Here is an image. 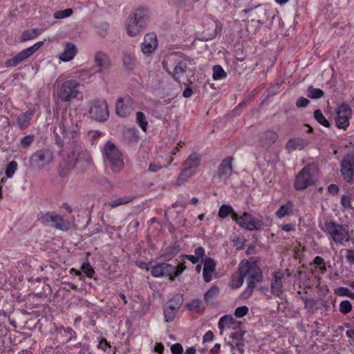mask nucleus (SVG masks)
<instances>
[{
    "label": "nucleus",
    "mask_w": 354,
    "mask_h": 354,
    "mask_svg": "<svg viewBox=\"0 0 354 354\" xmlns=\"http://www.w3.org/2000/svg\"><path fill=\"white\" fill-rule=\"evenodd\" d=\"M68 153L66 162L71 168L83 171L91 166L93 160L89 152L83 147L81 140H73L67 145Z\"/></svg>",
    "instance_id": "obj_1"
},
{
    "label": "nucleus",
    "mask_w": 354,
    "mask_h": 354,
    "mask_svg": "<svg viewBox=\"0 0 354 354\" xmlns=\"http://www.w3.org/2000/svg\"><path fill=\"white\" fill-rule=\"evenodd\" d=\"M78 122L77 118L73 117L71 113L62 117L57 127L54 128V133L56 136V142L58 146L63 147L64 142L58 135L57 131H59L64 138L68 139L66 145L71 143L73 140H80Z\"/></svg>",
    "instance_id": "obj_2"
},
{
    "label": "nucleus",
    "mask_w": 354,
    "mask_h": 354,
    "mask_svg": "<svg viewBox=\"0 0 354 354\" xmlns=\"http://www.w3.org/2000/svg\"><path fill=\"white\" fill-rule=\"evenodd\" d=\"M239 270L240 273H243L245 277L248 276V286L245 292L250 295L257 283L262 281L263 272L260 268L254 261L253 258L249 260H243L239 265Z\"/></svg>",
    "instance_id": "obj_3"
},
{
    "label": "nucleus",
    "mask_w": 354,
    "mask_h": 354,
    "mask_svg": "<svg viewBox=\"0 0 354 354\" xmlns=\"http://www.w3.org/2000/svg\"><path fill=\"white\" fill-rule=\"evenodd\" d=\"M103 156L106 164L111 168L113 173H120L124 169V163L123 154L113 142L108 141L104 145Z\"/></svg>",
    "instance_id": "obj_4"
},
{
    "label": "nucleus",
    "mask_w": 354,
    "mask_h": 354,
    "mask_svg": "<svg viewBox=\"0 0 354 354\" xmlns=\"http://www.w3.org/2000/svg\"><path fill=\"white\" fill-rule=\"evenodd\" d=\"M320 227L337 244L344 245L350 241L348 227L346 225L338 224L334 221H326Z\"/></svg>",
    "instance_id": "obj_5"
},
{
    "label": "nucleus",
    "mask_w": 354,
    "mask_h": 354,
    "mask_svg": "<svg viewBox=\"0 0 354 354\" xmlns=\"http://www.w3.org/2000/svg\"><path fill=\"white\" fill-rule=\"evenodd\" d=\"M148 17L149 12L147 8H140L135 10L126 23L127 34L131 37L138 35L146 26Z\"/></svg>",
    "instance_id": "obj_6"
},
{
    "label": "nucleus",
    "mask_w": 354,
    "mask_h": 354,
    "mask_svg": "<svg viewBox=\"0 0 354 354\" xmlns=\"http://www.w3.org/2000/svg\"><path fill=\"white\" fill-rule=\"evenodd\" d=\"M201 162V154L196 152L191 153L183 163L177 182L181 184L194 176L198 172Z\"/></svg>",
    "instance_id": "obj_7"
},
{
    "label": "nucleus",
    "mask_w": 354,
    "mask_h": 354,
    "mask_svg": "<svg viewBox=\"0 0 354 354\" xmlns=\"http://www.w3.org/2000/svg\"><path fill=\"white\" fill-rule=\"evenodd\" d=\"M315 181V166L308 164L296 176L294 187L296 190H304L314 185Z\"/></svg>",
    "instance_id": "obj_8"
},
{
    "label": "nucleus",
    "mask_w": 354,
    "mask_h": 354,
    "mask_svg": "<svg viewBox=\"0 0 354 354\" xmlns=\"http://www.w3.org/2000/svg\"><path fill=\"white\" fill-rule=\"evenodd\" d=\"M232 220L235 221L241 227L249 231H259L268 226L261 218L258 219L247 212H244L240 216L237 214H232Z\"/></svg>",
    "instance_id": "obj_9"
},
{
    "label": "nucleus",
    "mask_w": 354,
    "mask_h": 354,
    "mask_svg": "<svg viewBox=\"0 0 354 354\" xmlns=\"http://www.w3.org/2000/svg\"><path fill=\"white\" fill-rule=\"evenodd\" d=\"M80 84L75 80L63 82L57 90V97L62 102H71L77 98Z\"/></svg>",
    "instance_id": "obj_10"
},
{
    "label": "nucleus",
    "mask_w": 354,
    "mask_h": 354,
    "mask_svg": "<svg viewBox=\"0 0 354 354\" xmlns=\"http://www.w3.org/2000/svg\"><path fill=\"white\" fill-rule=\"evenodd\" d=\"M54 158V151L52 147H44L37 150L31 155L30 165L35 169H41L53 162Z\"/></svg>",
    "instance_id": "obj_11"
},
{
    "label": "nucleus",
    "mask_w": 354,
    "mask_h": 354,
    "mask_svg": "<svg viewBox=\"0 0 354 354\" xmlns=\"http://www.w3.org/2000/svg\"><path fill=\"white\" fill-rule=\"evenodd\" d=\"M38 221L44 225L50 226L62 231L68 230L67 222L62 216L54 212L42 213L38 218Z\"/></svg>",
    "instance_id": "obj_12"
},
{
    "label": "nucleus",
    "mask_w": 354,
    "mask_h": 354,
    "mask_svg": "<svg viewBox=\"0 0 354 354\" xmlns=\"http://www.w3.org/2000/svg\"><path fill=\"white\" fill-rule=\"evenodd\" d=\"M44 42L42 41H37L32 46L24 49L12 58L6 60L5 64L7 67H15L21 62L26 61L28 57L33 55L37 50H39Z\"/></svg>",
    "instance_id": "obj_13"
},
{
    "label": "nucleus",
    "mask_w": 354,
    "mask_h": 354,
    "mask_svg": "<svg viewBox=\"0 0 354 354\" xmlns=\"http://www.w3.org/2000/svg\"><path fill=\"white\" fill-rule=\"evenodd\" d=\"M89 113L91 117L97 121H106L109 116L107 102L104 100L93 101L91 103Z\"/></svg>",
    "instance_id": "obj_14"
},
{
    "label": "nucleus",
    "mask_w": 354,
    "mask_h": 354,
    "mask_svg": "<svg viewBox=\"0 0 354 354\" xmlns=\"http://www.w3.org/2000/svg\"><path fill=\"white\" fill-rule=\"evenodd\" d=\"M352 117V109L346 103H342L338 108L335 117L336 127L339 129H346L350 124Z\"/></svg>",
    "instance_id": "obj_15"
},
{
    "label": "nucleus",
    "mask_w": 354,
    "mask_h": 354,
    "mask_svg": "<svg viewBox=\"0 0 354 354\" xmlns=\"http://www.w3.org/2000/svg\"><path fill=\"white\" fill-rule=\"evenodd\" d=\"M340 172L345 181L351 183L354 176V154L344 156L341 162Z\"/></svg>",
    "instance_id": "obj_16"
},
{
    "label": "nucleus",
    "mask_w": 354,
    "mask_h": 354,
    "mask_svg": "<svg viewBox=\"0 0 354 354\" xmlns=\"http://www.w3.org/2000/svg\"><path fill=\"white\" fill-rule=\"evenodd\" d=\"M243 326H244L241 321L235 319L231 315L222 316L218 322V327L220 330L221 334H223L225 330L236 331Z\"/></svg>",
    "instance_id": "obj_17"
},
{
    "label": "nucleus",
    "mask_w": 354,
    "mask_h": 354,
    "mask_svg": "<svg viewBox=\"0 0 354 354\" xmlns=\"http://www.w3.org/2000/svg\"><path fill=\"white\" fill-rule=\"evenodd\" d=\"M175 272V266L166 263H158L153 266L151 270V274L156 278L169 277L171 281L174 280V273Z\"/></svg>",
    "instance_id": "obj_18"
},
{
    "label": "nucleus",
    "mask_w": 354,
    "mask_h": 354,
    "mask_svg": "<svg viewBox=\"0 0 354 354\" xmlns=\"http://www.w3.org/2000/svg\"><path fill=\"white\" fill-rule=\"evenodd\" d=\"M133 102L129 97L119 98L115 104L116 113L121 117H127L133 109Z\"/></svg>",
    "instance_id": "obj_19"
},
{
    "label": "nucleus",
    "mask_w": 354,
    "mask_h": 354,
    "mask_svg": "<svg viewBox=\"0 0 354 354\" xmlns=\"http://www.w3.org/2000/svg\"><path fill=\"white\" fill-rule=\"evenodd\" d=\"M95 66L97 68V73H104L111 66V59L107 53L102 51H97L94 55Z\"/></svg>",
    "instance_id": "obj_20"
},
{
    "label": "nucleus",
    "mask_w": 354,
    "mask_h": 354,
    "mask_svg": "<svg viewBox=\"0 0 354 354\" xmlns=\"http://www.w3.org/2000/svg\"><path fill=\"white\" fill-rule=\"evenodd\" d=\"M158 45L156 35L154 33H148L145 36L144 41L141 45L142 52L145 55L152 53Z\"/></svg>",
    "instance_id": "obj_21"
},
{
    "label": "nucleus",
    "mask_w": 354,
    "mask_h": 354,
    "mask_svg": "<svg viewBox=\"0 0 354 354\" xmlns=\"http://www.w3.org/2000/svg\"><path fill=\"white\" fill-rule=\"evenodd\" d=\"M232 157H227L222 160L218 168V176L221 180L230 177L232 171Z\"/></svg>",
    "instance_id": "obj_22"
},
{
    "label": "nucleus",
    "mask_w": 354,
    "mask_h": 354,
    "mask_svg": "<svg viewBox=\"0 0 354 354\" xmlns=\"http://www.w3.org/2000/svg\"><path fill=\"white\" fill-rule=\"evenodd\" d=\"M309 144V142L308 140L300 138V137H296L290 139L286 145V149L288 151V153H292L294 151L296 150H302L306 147H307Z\"/></svg>",
    "instance_id": "obj_23"
},
{
    "label": "nucleus",
    "mask_w": 354,
    "mask_h": 354,
    "mask_svg": "<svg viewBox=\"0 0 354 354\" xmlns=\"http://www.w3.org/2000/svg\"><path fill=\"white\" fill-rule=\"evenodd\" d=\"M278 138V134L271 130L261 132L259 134V142L262 147H270L273 145Z\"/></svg>",
    "instance_id": "obj_24"
},
{
    "label": "nucleus",
    "mask_w": 354,
    "mask_h": 354,
    "mask_svg": "<svg viewBox=\"0 0 354 354\" xmlns=\"http://www.w3.org/2000/svg\"><path fill=\"white\" fill-rule=\"evenodd\" d=\"M55 331L62 337V343L66 344L77 338L75 331L70 327L56 326Z\"/></svg>",
    "instance_id": "obj_25"
},
{
    "label": "nucleus",
    "mask_w": 354,
    "mask_h": 354,
    "mask_svg": "<svg viewBox=\"0 0 354 354\" xmlns=\"http://www.w3.org/2000/svg\"><path fill=\"white\" fill-rule=\"evenodd\" d=\"M283 278V274L282 272H274V278L271 282V292L274 296L279 297L283 292L281 281Z\"/></svg>",
    "instance_id": "obj_26"
},
{
    "label": "nucleus",
    "mask_w": 354,
    "mask_h": 354,
    "mask_svg": "<svg viewBox=\"0 0 354 354\" xmlns=\"http://www.w3.org/2000/svg\"><path fill=\"white\" fill-rule=\"evenodd\" d=\"M77 53V49L75 45L66 42L64 44V51L59 55V58L63 62H69L74 58Z\"/></svg>",
    "instance_id": "obj_27"
},
{
    "label": "nucleus",
    "mask_w": 354,
    "mask_h": 354,
    "mask_svg": "<svg viewBox=\"0 0 354 354\" xmlns=\"http://www.w3.org/2000/svg\"><path fill=\"white\" fill-rule=\"evenodd\" d=\"M220 290L218 286H212L204 295V301L207 304H213L218 298Z\"/></svg>",
    "instance_id": "obj_28"
},
{
    "label": "nucleus",
    "mask_w": 354,
    "mask_h": 354,
    "mask_svg": "<svg viewBox=\"0 0 354 354\" xmlns=\"http://www.w3.org/2000/svg\"><path fill=\"white\" fill-rule=\"evenodd\" d=\"M43 30L41 28H33L25 30L21 33L19 37V41L20 42H25L26 41L33 39L41 34Z\"/></svg>",
    "instance_id": "obj_29"
},
{
    "label": "nucleus",
    "mask_w": 354,
    "mask_h": 354,
    "mask_svg": "<svg viewBox=\"0 0 354 354\" xmlns=\"http://www.w3.org/2000/svg\"><path fill=\"white\" fill-rule=\"evenodd\" d=\"M293 207V203L292 201H288L286 204L281 205L276 212L275 214L277 217L282 218L286 216L292 214Z\"/></svg>",
    "instance_id": "obj_30"
},
{
    "label": "nucleus",
    "mask_w": 354,
    "mask_h": 354,
    "mask_svg": "<svg viewBox=\"0 0 354 354\" xmlns=\"http://www.w3.org/2000/svg\"><path fill=\"white\" fill-rule=\"evenodd\" d=\"M134 199L133 196H124L108 202L107 205L111 208H115L120 205H126Z\"/></svg>",
    "instance_id": "obj_31"
},
{
    "label": "nucleus",
    "mask_w": 354,
    "mask_h": 354,
    "mask_svg": "<svg viewBox=\"0 0 354 354\" xmlns=\"http://www.w3.org/2000/svg\"><path fill=\"white\" fill-rule=\"evenodd\" d=\"M245 275L243 273H240L239 270L238 272L234 273L232 275L230 286L233 289H237L240 288L244 282Z\"/></svg>",
    "instance_id": "obj_32"
},
{
    "label": "nucleus",
    "mask_w": 354,
    "mask_h": 354,
    "mask_svg": "<svg viewBox=\"0 0 354 354\" xmlns=\"http://www.w3.org/2000/svg\"><path fill=\"white\" fill-rule=\"evenodd\" d=\"M187 68V64L184 62H180L174 67L173 77L176 81H179L180 78L185 73Z\"/></svg>",
    "instance_id": "obj_33"
},
{
    "label": "nucleus",
    "mask_w": 354,
    "mask_h": 354,
    "mask_svg": "<svg viewBox=\"0 0 354 354\" xmlns=\"http://www.w3.org/2000/svg\"><path fill=\"white\" fill-rule=\"evenodd\" d=\"M163 311L165 321L166 322H172L175 319L176 314L178 313V310H176L175 308L166 304L164 305Z\"/></svg>",
    "instance_id": "obj_34"
},
{
    "label": "nucleus",
    "mask_w": 354,
    "mask_h": 354,
    "mask_svg": "<svg viewBox=\"0 0 354 354\" xmlns=\"http://www.w3.org/2000/svg\"><path fill=\"white\" fill-rule=\"evenodd\" d=\"M30 122V117L26 113L19 114L17 118V124L21 129L27 128Z\"/></svg>",
    "instance_id": "obj_35"
},
{
    "label": "nucleus",
    "mask_w": 354,
    "mask_h": 354,
    "mask_svg": "<svg viewBox=\"0 0 354 354\" xmlns=\"http://www.w3.org/2000/svg\"><path fill=\"white\" fill-rule=\"evenodd\" d=\"M246 333L247 330H245V327L243 326L236 331H232L229 335V337L232 340L233 342L241 341L244 339V335L246 334Z\"/></svg>",
    "instance_id": "obj_36"
},
{
    "label": "nucleus",
    "mask_w": 354,
    "mask_h": 354,
    "mask_svg": "<svg viewBox=\"0 0 354 354\" xmlns=\"http://www.w3.org/2000/svg\"><path fill=\"white\" fill-rule=\"evenodd\" d=\"M183 296L176 295L171 299H169L165 304L175 308L176 310L179 311L181 306L183 305Z\"/></svg>",
    "instance_id": "obj_37"
},
{
    "label": "nucleus",
    "mask_w": 354,
    "mask_h": 354,
    "mask_svg": "<svg viewBox=\"0 0 354 354\" xmlns=\"http://www.w3.org/2000/svg\"><path fill=\"white\" fill-rule=\"evenodd\" d=\"M234 214L236 213L234 211L232 207L229 205H222L218 210V216L222 218L227 217L230 214L232 218V214Z\"/></svg>",
    "instance_id": "obj_38"
},
{
    "label": "nucleus",
    "mask_w": 354,
    "mask_h": 354,
    "mask_svg": "<svg viewBox=\"0 0 354 354\" xmlns=\"http://www.w3.org/2000/svg\"><path fill=\"white\" fill-rule=\"evenodd\" d=\"M324 93L322 90L310 86L308 88V97L311 99H319L322 97Z\"/></svg>",
    "instance_id": "obj_39"
},
{
    "label": "nucleus",
    "mask_w": 354,
    "mask_h": 354,
    "mask_svg": "<svg viewBox=\"0 0 354 354\" xmlns=\"http://www.w3.org/2000/svg\"><path fill=\"white\" fill-rule=\"evenodd\" d=\"M227 76V73L223 68L219 65H215L213 67L212 77L214 80H222Z\"/></svg>",
    "instance_id": "obj_40"
},
{
    "label": "nucleus",
    "mask_w": 354,
    "mask_h": 354,
    "mask_svg": "<svg viewBox=\"0 0 354 354\" xmlns=\"http://www.w3.org/2000/svg\"><path fill=\"white\" fill-rule=\"evenodd\" d=\"M136 59L131 54H124L123 56V64L127 70H131L135 66Z\"/></svg>",
    "instance_id": "obj_41"
},
{
    "label": "nucleus",
    "mask_w": 354,
    "mask_h": 354,
    "mask_svg": "<svg viewBox=\"0 0 354 354\" xmlns=\"http://www.w3.org/2000/svg\"><path fill=\"white\" fill-rule=\"evenodd\" d=\"M315 119L322 125L326 127L330 126V122L326 119L322 112L319 110H315L314 112Z\"/></svg>",
    "instance_id": "obj_42"
},
{
    "label": "nucleus",
    "mask_w": 354,
    "mask_h": 354,
    "mask_svg": "<svg viewBox=\"0 0 354 354\" xmlns=\"http://www.w3.org/2000/svg\"><path fill=\"white\" fill-rule=\"evenodd\" d=\"M136 122L144 131H147L148 122L145 115L142 112L138 111L136 113Z\"/></svg>",
    "instance_id": "obj_43"
},
{
    "label": "nucleus",
    "mask_w": 354,
    "mask_h": 354,
    "mask_svg": "<svg viewBox=\"0 0 354 354\" xmlns=\"http://www.w3.org/2000/svg\"><path fill=\"white\" fill-rule=\"evenodd\" d=\"M262 23L258 19H251L248 24V30L250 32L255 33L259 29Z\"/></svg>",
    "instance_id": "obj_44"
},
{
    "label": "nucleus",
    "mask_w": 354,
    "mask_h": 354,
    "mask_svg": "<svg viewBox=\"0 0 354 354\" xmlns=\"http://www.w3.org/2000/svg\"><path fill=\"white\" fill-rule=\"evenodd\" d=\"M17 169V163L12 160L8 163L6 169V175L8 178H11Z\"/></svg>",
    "instance_id": "obj_45"
},
{
    "label": "nucleus",
    "mask_w": 354,
    "mask_h": 354,
    "mask_svg": "<svg viewBox=\"0 0 354 354\" xmlns=\"http://www.w3.org/2000/svg\"><path fill=\"white\" fill-rule=\"evenodd\" d=\"M204 268L203 270H206L210 272H214L216 268V263L213 259L207 257L204 260Z\"/></svg>",
    "instance_id": "obj_46"
},
{
    "label": "nucleus",
    "mask_w": 354,
    "mask_h": 354,
    "mask_svg": "<svg viewBox=\"0 0 354 354\" xmlns=\"http://www.w3.org/2000/svg\"><path fill=\"white\" fill-rule=\"evenodd\" d=\"M352 310L351 303L348 300L342 301L339 304V310L343 314H347Z\"/></svg>",
    "instance_id": "obj_47"
},
{
    "label": "nucleus",
    "mask_w": 354,
    "mask_h": 354,
    "mask_svg": "<svg viewBox=\"0 0 354 354\" xmlns=\"http://www.w3.org/2000/svg\"><path fill=\"white\" fill-rule=\"evenodd\" d=\"M245 339L241 341H237L234 342L231 344V348L234 349L236 348L238 352H239L241 354H243L245 352Z\"/></svg>",
    "instance_id": "obj_48"
},
{
    "label": "nucleus",
    "mask_w": 354,
    "mask_h": 354,
    "mask_svg": "<svg viewBox=\"0 0 354 354\" xmlns=\"http://www.w3.org/2000/svg\"><path fill=\"white\" fill-rule=\"evenodd\" d=\"M35 136L33 134L27 135L21 139V145L24 148H28L33 142Z\"/></svg>",
    "instance_id": "obj_49"
},
{
    "label": "nucleus",
    "mask_w": 354,
    "mask_h": 354,
    "mask_svg": "<svg viewBox=\"0 0 354 354\" xmlns=\"http://www.w3.org/2000/svg\"><path fill=\"white\" fill-rule=\"evenodd\" d=\"M72 14L73 10L71 8H67L63 10L56 12L54 15V17L55 19H63L70 17Z\"/></svg>",
    "instance_id": "obj_50"
},
{
    "label": "nucleus",
    "mask_w": 354,
    "mask_h": 354,
    "mask_svg": "<svg viewBox=\"0 0 354 354\" xmlns=\"http://www.w3.org/2000/svg\"><path fill=\"white\" fill-rule=\"evenodd\" d=\"M249 311V308L246 306L238 307L234 310V315L237 318H241L245 316Z\"/></svg>",
    "instance_id": "obj_51"
},
{
    "label": "nucleus",
    "mask_w": 354,
    "mask_h": 354,
    "mask_svg": "<svg viewBox=\"0 0 354 354\" xmlns=\"http://www.w3.org/2000/svg\"><path fill=\"white\" fill-rule=\"evenodd\" d=\"M81 268L88 277L92 278L93 277L95 271L89 263H83Z\"/></svg>",
    "instance_id": "obj_52"
},
{
    "label": "nucleus",
    "mask_w": 354,
    "mask_h": 354,
    "mask_svg": "<svg viewBox=\"0 0 354 354\" xmlns=\"http://www.w3.org/2000/svg\"><path fill=\"white\" fill-rule=\"evenodd\" d=\"M202 301L200 299H194L191 302L187 304V306L189 310H198L201 308Z\"/></svg>",
    "instance_id": "obj_53"
},
{
    "label": "nucleus",
    "mask_w": 354,
    "mask_h": 354,
    "mask_svg": "<svg viewBox=\"0 0 354 354\" xmlns=\"http://www.w3.org/2000/svg\"><path fill=\"white\" fill-rule=\"evenodd\" d=\"M335 293L340 296H346L350 297L352 292L347 288L340 287L335 290Z\"/></svg>",
    "instance_id": "obj_54"
},
{
    "label": "nucleus",
    "mask_w": 354,
    "mask_h": 354,
    "mask_svg": "<svg viewBox=\"0 0 354 354\" xmlns=\"http://www.w3.org/2000/svg\"><path fill=\"white\" fill-rule=\"evenodd\" d=\"M171 351L173 354H183V346L180 343H176L171 346Z\"/></svg>",
    "instance_id": "obj_55"
},
{
    "label": "nucleus",
    "mask_w": 354,
    "mask_h": 354,
    "mask_svg": "<svg viewBox=\"0 0 354 354\" xmlns=\"http://www.w3.org/2000/svg\"><path fill=\"white\" fill-rule=\"evenodd\" d=\"M341 204L344 209L351 208V198L348 196H343L341 198Z\"/></svg>",
    "instance_id": "obj_56"
},
{
    "label": "nucleus",
    "mask_w": 354,
    "mask_h": 354,
    "mask_svg": "<svg viewBox=\"0 0 354 354\" xmlns=\"http://www.w3.org/2000/svg\"><path fill=\"white\" fill-rule=\"evenodd\" d=\"M309 103V100L304 97H300L296 102V106L298 108L306 107L308 105Z\"/></svg>",
    "instance_id": "obj_57"
},
{
    "label": "nucleus",
    "mask_w": 354,
    "mask_h": 354,
    "mask_svg": "<svg viewBox=\"0 0 354 354\" xmlns=\"http://www.w3.org/2000/svg\"><path fill=\"white\" fill-rule=\"evenodd\" d=\"M102 132L99 130H93L88 131V135L91 138L92 145L101 136Z\"/></svg>",
    "instance_id": "obj_58"
},
{
    "label": "nucleus",
    "mask_w": 354,
    "mask_h": 354,
    "mask_svg": "<svg viewBox=\"0 0 354 354\" xmlns=\"http://www.w3.org/2000/svg\"><path fill=\"white\" fill-rule=\"evenodd\" d=\"M301 300L304 303L306 308L312 309L315 306V301L313 299H308L307 297H301Z\"/></svg>",
    "instance_id": "obj_59"
},
{
    "label": "nucleus",
    "mask_w": 354,
    "mask_h": 354,
    "mask_svg": "<svg viewBox=\"0 0 354 354\" xmlns=\"http://www.w3.org/2000/svg\"><path fill=\"white\" fill-rule=\"evenodd\" d=\"M194 254L196 257L200 260L205 254V249L203 247H198L195 249Z\"/></svg>",
    "instance_id": "obj_60"
},
{
    "label": "nucleus",
    "mask_w": 354,
    "mask_h": 354,
    "mask_svg": "<svg viewBox=\"0 0 354 354\" xmlns=\"http://www.w3.org/2000/svg\"><path fill=\"white\" fill-rule=\"evenodd\" d=\"M214 337V335L212 331L209 330L207 331L203 337V342H209L213 340Z\"/></svg>",
    "instance_id": "obj_61"
},
{
    "label": "nucleus",
    "mask_w": 354,
    "mask_h": 354,
    "mask_svg": "<svg viewBox=\"0 0 354 354\" xmlns=\"http://www.w3.org/2000/svg\"><path fill=\"white\" fill-rule=\"evenodd\" d=\"M328 192L332 195H336L339 192V187L335 184H331L328 187Z\"/></svg>",
    "instance_id": "obj_62"
},
{
    "label": "nucleus",
    "mask_w": 354,
    "mask_h": 354,
    "mask_svg": "<svg viewBox=\"0 0 354 354\" xmlns=\"http://www.w3.org/2000/svg\"><path fill=\"white\" fill-rule=\"evenodd\" d=\"M182 259H187L190 261L193 264H196L199 261V259L196 257V255H187L183 254L181 256Z\"/></svg>",
    "instance_id": "obj_63"
},
{
    "label": "nucleus",
    "mask_w": 354,
    "mask_h": 354,
    "mask_svg": "<svg viewBox=\"0 0 354 354\" xmlns=\"http://www.w3.org/2000/svg\"><path fill=\"white\" fill-rule=\"evenodd\" d=\"M186 269V266L184 264H180L178 267H175V272L174 273V278L180 275Z\"/></svg>",
    "instance_id": "obj_64"
}]
</instances>
